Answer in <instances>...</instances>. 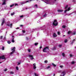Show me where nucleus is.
<instances>
[{"label": "nucleus", "mask_w": 76, "mask_h": 76, "mask_svg": "<svg viewBox=\"0 0 76 76\" xmlns=\"http://www.w3.org/2000/svg\"><path fill=\"white\" fill-rule=\"evenodd\" d=\"M23 25H20V26H21V27H22V26H23Z\"/></svg>", "instance_id": "57"}, {"label": "nucleus", "mask_w": 76, "mask_h": 76, "mask_svg": "<svg viewBox=\"0 0 76 76\" xmlns=\"http://www.w3.org/2000/svg\"><path fill=\"white\" fill-rule=\"evenodd\" d=\"M53 25L54 26H57L58 22L57 21V20H54V22L53 23Z\"/></svg>", "instance_id": "6"}, {"label": "nucleus", "mask_w": 76, "mask_h": 76, "mask_svg": "<svg viewBox=\"0 0 76 76\" xmlns=\"http://www.w3.org/2000/svg\"><path fill=\"white\" fill-rule=\"evenodd\" d=\"M50 14H53V13H52V12H50Z\"/></svg>", "instance_id": "60"}, {"label": "nucleus", "mask_w": 76, "mask_h": 76, "mask_svg": "<svg viewBox=\"0 0 76 76\" xmlns=\"http://www.w3.org/2000/svg\"><path fill=\"white\" fill-rule=\"evenodd\" d=\"M48 28L47 27H46V26H44L42 27V29L43 30H44L43 32L44 33H45V32H47V29Z\"/></svg>", "instance_id": "3"}, {"label": "nucleus", "mask_w": 76, "mask_h": 76, "mask_svg": "<svg viewBox=\"0 0 76 76\" xmlns=\"http://www.w3.org/2000/svg\"><path fill=\"white\" fill-rule=\"evenodd\" d=\"M63 37H65V35H63Z\"/></svg>", "instance_id": "62"}, {"label": "nucleus", "mask_w": 76, "mask_h": 76, "mask_svg": "<svg viewBox=\"0 0 76 76\" xmlns=\"http://www.w3.org/2000/svg\"><path fill=\"white\" fill-rule=\"evenodd\" d=\"M58 35H60V32H58Z\"/></svg>", "instance_id": "48"}, {"label": "nucleus", "mask_w": 76, "mask_h": 76, "mask_svg": "<svg viewBox=\"0 0 76 76\" xmlns=\"http://www.w3.org/2000/svg\"><path fill=\"white\" fill-rule=\"evenodd\" d=\"M67 7H68V5H66V6L65 7V9H66L67 8Z\"/></svg>", "instance_id": "32"}, {"label": "nucleus", "mask_w": 76, "mask_h": 76, "mask_svg": "<svg viewBox=\"0 0 76 76\" xmlns=\"http://www.w3.org/2000/svg\"><path fill=\"white\" fill-rule=\"evenodd\" d=\"M72 1L73 3H75L76 2V0H73Z\"/></svg>", "instance_id": "42"}, {"label": "nucleus", "mask_w": 76, "mask_h": 76, "mask_svg": "<svg viewBox=\"0 0 76 76\" xmlns=\"http://www.w3.org/2000/svg\"><path fill=\"white\" fill-rule=\"evenodd\" d=\"M43 51L45 53L48 52V51H49V48H48V47H47L45 48L43 50Z\"/></svg>", "instance_id": "2"}, {"label": "nucleus", "mask_w": 76, "mask_h": 76, "mask_svg": "<svg viewBox=\"0 0 76 76\" xmlns=\"http://www.w3.org/2000/svg\"><path fill=\"white\" fill-rule=\"evenodd\" d=\"M62 74H63V76H65L66 75V72H62Z\"/></svg>", "instance_id": "20"}, {"label": "nucleus", "mask_w": 76, "mask_h": 76, "mask_svg": "<svg viewBox=\"0 0 76 76\" xmlns=\"http://www.w3.org/2000/svg\"><path fill=\"white\" fill-rule=\"evenodd\" d=\"M25 16V15H20V18H23V17H24Z\"/></svg>", "instance_id": "21"}, {"label": "nucleus", "mask_w": 76, "mask_h": 76, "mask_svg": "<svg viewBox=\"0 0 76 76\" xmlns=\"http://www.w3.org/2000/svg\"><path fill=\"white\" fill-rule=\"evenodd\" d=\"M0 59H2L3 60L6 59V58L4 57V56L3 55L1 56H0Z\"/></svg>", "instance_id": "12"}, {"label": "nucleus", "mask_w": 76, "mask_h": 76, "mask_svg": "<svg viewBox=\"0 0 76 76\" xmlns=\"http://www.w3.org/2000/svg\"><path fill=\"white\" fill-rule=\"evenodd\" d=\"M29 39V38H28V37H26V39H27V40H28Z\"/></svg>", "instance_id": "44"}, {"label": "nucleus", "mask_w": 76, "mask_h": 76, "mask_svg": "<svg viewBox=\"0 0 76 76\" xmlns=\"http://www.w3.org/2000/svg\"><path fill=\"white\" fill-rule=\"evenodd\" d=\"M62 46V45H58L59 47H61V46Z\"/></svg>", "instance_id": "33"}, {"label": "nucleus", "mask_w": 76, "mask_h": 76, "mask_svg": "<svg viewBox=\"0 0 76 76\" xmlns=\"http://www.w3.org/2000/svg\"><path fill=\"white\" fill-rule=\"evenodd\" d=\"M7 69H5L4 70V71H5V72H6V71H7Z\"/></svg>", "instance_id": "52"}, {"label": "nucleus", "mask_w": 76, "mask_h": 76, "mask_svg": "<svg viewBox=\"0 0 76 76\" xmlns=\"http://www.w3.org/2000/svg\"><path fill=\"white\" fill-rule=\"evenodd\" d=\"M62 28H66V26H64V25L63 26H62Z\"/></svg>", "instance_id": "43"}, {"label": "nucleus", "mask_w": 76, "mask_h": 76, "mask_svg": "<svg viewBox=\"0 0 76 76\" xmlns=\"http://www.w3.org/2000/svg\"><path fill=\"white\" fill-rule=\"evenodd\" d=\"M5 9L6 10H7L8 9V7H6Z\"/></svg>", "instance_id": "53"}, {"label": "nucleus", "mask_w": 76, "mask_h": 76, "mask_svg": "<svg viewBox=\"0 0 76 76\" xmlns=\"http://www.w3.org/2000/svg\"><path fill=\"white\" fill-rule=\"evenodd\" d=\"M62 55L63 56V57H65V56L64 53H62Z\"/></svg>", "instance_id": "38"}, {"label": "nucleus", "mask_w": 76, "mask_h": 76, "mask_svg": "<svg viewBox=\"0 0 76 76\" xmlns=\"http://www.w3.org/2000/svg\"><path fill=\"white\" fill-rule=\"evenodd\" d=\"M53 37H57V35L55 33H54L53 34Z\"/></svg>", "instance_id": "18"}, {"label": "nucleus", "mask_w": 76, "mask_h": 76, "mask_svg": "<svg viewBox=\"0 0 76 76\" xmlns=\"http://www.w3.org/2000/svg\"><path fill=\"white\" fill-rule=\"evenodd\" d=\"M52 64L53 65V66H54V67H56V65L55 64L53 63H52Z\"/></svg>", "instance_id": "25"}, {"label": "nucleus", "mask_w": 76, "mask_h": 76, "mask_svg": "<svg viewBox=\"0 0 76 76\" xmlns=\"http://www.w3.org/2000/svg\"><path fill=\"white\" fill-rule=\"evenodd\" d=\"M72 35H75V34H76V31H73L72 33Z\"/></svg>", "instance_id": "23"}, {"label": "nucleus", "mask_w": 76, "mask_h": 76, "mask_svg": "<svg viewBox=\"0 0 76 76\" xmlns=\"http://www.w3.org/2000/svg\"><path fill=\"white\" fill-rule=\"evenodd\" d=\"M15 6V4H14L12 5H10V7H13V6Z\"/></svg>", "instance_id": "24"}, {"label": "nucleus", "mask_w": 76, "mask_h": 76, "mask_svg": "<svg viewBox=\"0 0 76 76\" xmlns=\"http://www.w3.org/2000/svg\"><path fill=\"white\" fill-rule=\"evenodd\" d=\"M72 9V8L71 7H69L67 10H65L64 11V13H66V12H67V11H69V10H70Z\"/></svg>", "instance_id": "11"}, {"label": "nucleus", "mask_w": 76, "mask_h": 76, "mask_svg": "<svg viewBox=\"0 0 76 76\" xmlns=\"http://www.w3.org/2000/svg\"><path fill=\"white\" fill-rule=\"evenodd\" d=\"M42 48V46H40V48H39L40 49H41V48Z\"/></svg>", "instance_id": "58"}, {"label": "nucleus", "mask_w": 76, "mask_h": 76, "mask_svg": "<svg viewBox=\"0 0 76 76\" xmlns=\"http://www.w3.org/2000/svg\"><path fill=\"white\" fill-rule=\"evenodd\" d=\"M55 76V74H54L53 76Z\"/></svg>", "instance_id": "61"}, {"label": "nucleus", "mask_w": 76, "mask_h": 76, "mask_svg": "<svg viewBox=\"0 0 76 76\" xmlns=\"http://www.w3.org/2000/svg\"><path fill=\"white\" fill-rule=\"evenodd\" d=\"M72 32V31H69L68 32V34H71Z\"/></svg>", "instance_id": "31"}, {"label": "nucleus", "mask_w": 76, "mask_h": 76, "mask_svg": "<svg viewBox=\"0 0 76 76\" xmlns=\"http://www.w3.org/2000/svg\"><path fill=\"white\" fill-rule=\"evenodd\" d=\"M45 3H46L47 4H50L52 5L54 4V2L50 0H46V1L45 2Z\"/></svg>", "instance_id": "1"}, {"label": "nucleus", "mask_w": 76, "mask_h": 76, "mask_svg": "<svg viewBox=\"0 0 76 76\" xmlns=\"http://www.w3.org/2000/svg\"><path fill=\"white\" fill-rule=\"evenodd\" d=\"M32 0H30V1H32ZM42 1H44V0H42Z\"/></svg>", "instance_id": "59"}, {"label": "nucleus", "mask_w": 76, "mask_h": 76, "mask_svg": "<svg viewBox=\"0 0 76 76\" xmlns=\"http://www.w3.org/2000/svg\"><path fill=\"white\" fill-rule=\"evenodd\" d=\"M29 1H27L25 2H21V4H25V3H28V2H29Z\"/></svg>", "instance_id": "13"}, {"label": "nucleus", "mask_w": 76, "mask_h": 76, "mask_svg": "<svg viewBox=\"0 0 76 76\" xmlns=\"http://www.w3.org/2000/svg\"><path fill=\"white\" fill-rule=\"evenodd\" d=\"M63 10H58V12H62Z\"/></svg>", "instance_id": "19"}, {"label": "nucleus", "mask_w": 76, "mask_h": 76, "mask_svg": "<svg viewBox=\"0 0 76 76\" xmlns=\"http://www.w3.org/2000/svg\"><path fill=\"white\" fill-rule=\"evenodd\" d=\"M74 63H75V62H74V61H73L71 62L72 64H74Z\"/></svg>", "instance_id": "45"}, {"label": "nucleus", "mask_w": 76, "mask_h": 76, "mask_svg": "<svg viewBox=\"0 0 76 76\" xmlns=\"http://www.w3.org/2000/svg\"><path fill=\"white\" fill-rule=\"evenodd\" d=\"M74 41H75V40H73L72 41H70V42H71L70 45H73V43H74Z\"/></svg>", "instance_id": "17"}, {"label": "nucleus", "mask_w": 76, "mask_h": 76, "mask_svg": "<svg viewBox=\"0 0 76 76\" xmlns=\"http://www.w3.org/2000/svg\"><path fill=\"white\" fill-rule=\"evenodd\" d=\"M47 14H46L44 15H42L41 16V17H40V19H43V18H45L46 16H47Z\"/></svg>", "instance_id": "10"}, {"label": "nucleus", "mask_w": 76, "mask_h": 76, "mask_svg": "<svg viewBox=\"0 0 76 76\" xmlns=\"http://www.w3.org/2000/svg\"><path fill=\"white\" fill-rule=\"evenodd\" d=\"M6 25L7 26H10V28H12V23H11L10 24V22L8 21L6 23Z\"/></svg>", "instance_id": "5"}, {"label": "nucleus", "mask_w": 76, "mask_h": 76, "mask_svg": "<svg viewBox=\"0 0 76 76\" xmlns=\"http://www.w3.org/2000/svg\"><path fill=\"white\" fill-rule=\"evenodd\" d=\"M10 74H13V72H10Z\"/></svg>", "instance_id": "50"}, {"label": "nucleus", "mask_w": 76, "mask_h": 76, "mask_svg": "<svg viewBox=\"0 0 76 76\" xmlns=\"http://www.w3.org/2000/svg\"><path fill=\"white\" fill-rule=\"evenodd\" d=\"M72 13L67 14V15H68V16H69V15H72Z\"/></svg>", "instance_id": "46"}, {"label": "nucleus", "mask_w": 76, "mask_h": 76, "mask_svg": "<svg viewBox=\"0 0 76 76\" xmlns=\"http://www.w3.org/2000/svg\"><path fill=\"white\" fill-rule=\"evenodd\" d=\"M14 14H15V12H13L12 13H11V15L13 16V15H14Z\"/></svg>", "instance_id": "27"}, {"label": "nucleus", "mask_w": 76, "mask_h": 76, "mask_svg": "<svg viewBox=\"0 0 76 76\" xmlns=\"http://www.w3.org/2000/svg\"><path fill=\"white\" fill-rule=\"evenodd\" d=\"M67 42V39H65L64 40V42H65L66 43Z\"/></svg>", "instance_id": "30"}, {"label": "nucleus", "mask_w": 76, "mask_h": 76, "mask_svg": "<svg viewBox=\"0 0 76 76\" xmlns=\"http://www.w3.org/2000/svg\"><path fill=\"white\" fill-rule=\"evenodd\" d=\"M19 29V27H17L16 28V29Z\"/></svg>", "instance_id": "54"}, {"label": "nucleus", "mask_w": 76, "mask_h": 76, "mask_svg": "<svg viewBox=\"0 0 76 76\" xmlns=\"http://www.w3.org/2000/svg\"><path fill=\"white\" fill-rule=\"evenodd\" d=\"M34 8H38V5L37 4H36L34 6Z\"/></svg>", "instance_id": "22"}, {"label": "nucleus", "mask_w": 76, "mask_h": 76, "mask_svg": "<svg viewBox=\"0 0 76 76\" xmlns=\"http://www.w3.org/2000/svg\"><path fill=\"white\" fill-rule=\"evenodd\" d=\"M5 20L4 19H3L1 24V26H2V25H3V24H4V23H5Z\"/></svg>", "instance_id": "14"}, {"label": "nucleus", "mask_w": 76, "mask_h": 76, "mask_svg": "<svg viewBox=\"0 0 76 76\" xmlns=\"http://www.w3.org/2000/svg\"><path fill=\"white\" fill-rule=\"evenodd\" d=\"M50 66H48L47 67L46 69H50Z\"/></svg>", "instance_id": "29"}, {"label": "nucleus", "mask_w": 76, "mask_h": 76, "mask_svg": "<svg viewBox=\"0 0 76 76\" xmlns=\"http://www.w3.org/2000/svg\"><path fill=\"white\" fill-rule=\"evenodd\" d=\"M33 68L34 69H35L37 68V67H36V64H33Z\"/></svg>", "instance_id": "16"}, {"label": "nucleus", "mask_w": 76, "mask_h": 76, "mask_svg": "<svg viewBox=\"0 0 76 76\" xmlns=\"http://www.w3.org/2000/svg\"><path fill=\"white\" fill-rule=\"evenodd\" d=\"M2 1H3V3L2 4V5H4L5 4H6V0H2Z\"/></svg>", "instance_id": "15"}, {"label": "nucleus", "mask_w": 76, "mask_h": 76, "mask_svg": "<svg viewBox=\"0 0 76 76\" xmlns=\"http://www.w3.org/2000/svg\"><path fill=\"white\" fill-rule=\"evenodd\" d=\"M13 34L11 33L10 34L11 36V39L12 40V42H15V40H14V39L15 38V36L13 35Z\"/></svg>", "instance_id": "4"}, {"label": "nucleus", "mask_w": 76, "mask_h": 76, "mask_svg": "<svg viewBox=\"0 0 76 76\" xmlns=\"http://www.w3.org/2000/svg\"><path fill=\"white\" fill-rule=\"evenodd\" d=\"M73 56V55L72 54L70 55V57H72Z\"/></svg>", "instance_id": "56"}, {"label": "nucleus", "mask_w": 76, "mask_h": 76, "mask_svg": "<svg viewBox=\"0 0 76 76\" xmlns=\"http://www.w3.org/2000/svg\"><path fill=\"white\" fill-rule=\"evenodd\" d=\"M4 47H3V46H2V50H4Z\"/></svg>", "instance_id": "40"}, {"label": "nucleus", "mask_w": 76, "mask_h": 76, "mask_svg": "<svg viewBox=\"0 0 76 76\" xmlns=\"http://www.w3.org/2000/svg\"><path fill=\"white\" fill-rule=\"evenodd\" d=\"M7 43H8V44H10V43H11V42H10V41H8Z\"/></svg>", "instance_id": "37"}, {"label": "nucleus", "mask_w": 76, "mask_h": 76, "mask_svg": "<svg viewBox=\"0 0 76 76\" xmlns=\"http://www.w3.org/2000/svg\"><path fill=\"white\" fill-rule=\"evenodd\" d=\"M38 43H34V45L35 46L37 45H38Z\"/></svg>", "instance_id": "28"}, {"label": "nucleus", "mask_w": 76, "mask_h": 76, "mask_svg": "<svg viewBox=\"0 0 76 76\" xmlns=\"http://www.w3.org/2000/svg\"><path fill=\"white\" fill-rule=\"evenodd\" d=\"M45 63H48V61H45Z\"/></svg>", "instance_id": "39"}, {"label": "nucleus", "mask_w": 76, "mask_h": 76, "mask_svg": "<svg viewBox=\"0 0 76 76\" xmlns=\"http://www.w3.org/2000/svg\"><path fill=\"white\" fill-rule=\"evenodd\" d=\"M22 32H23V33H22L21 34H18V35H19V36H23L24 35H25V34H25V30H23Z\"/></svg>", "instance_id": "9"}, {"label": "nucleus", "mask_w": 76, "mask_h": 76, "mask_svg": "<svg viewBox=\"0 0 76 76\" xmlns=\"http://www.w3.org/2000/svg\"><path fill=\"white\" fill-rule=\"evenodd\" d=\"M20 63H21V62H20V61L19 62H18V65H19V64H20Z\"/></svg>", "instance_id": "34"}, {"label": "nucleus", "mask_w": 76, "mask_h": 76, "mask_svg": "<svg viewBox=\"0 0 76 76\" xmlns=\"http://www.w3.org/2000/svg\"><path fill=\"white\" fill-rule=\"evenodd\" d=\"M11 49L13 51L10 53V54L12 55L13 54H14V53L15 52V47H14L12 48H11Z\"/></svg>", "instance_id": "7"}, {"label": "nucleus", "mask_w": 76, "mask_h": 76, "mask_svg": "<svg viewBox=\"0 0 76 76\" xmlns=\"http://www.w3.org/2000/svg\"><path fill=\"white\" fill-rule=\"evenodd\" d=\"M34 75L35 76H38V75L36 73H34Z\"/></svg>", "instance_id": "36"}, {"label": "nucleus", "mask_w": 76, "mask_h": 76, "mask_svg": "<svg viewBox=\"0 0 76 76\" xmlns=\"http://www.w3.org/2000/svg\"><path fill=\"white\" fill-rule=\"evenodd\" d=\"M28 57L32 61L34 59V56L31 54H29L28 55Z\"/></svg>", "instance_id": "8"}, {"label": "nucleus", "mask_w": 76, "mask_h": 76, "mask_svg": "<svg viewBox=\"0 0 76 76\" xmlns=\"http://www.w3.org/2000/svg\"><path fill=\"white\" fill-rule=\"evenodd\" d=\"M14 4L16 6H18V4H17V3H15Z\"/></svg>", "instance_id": "26"}, {"label": "nucleus", "mask_w": 76, "mask_h": 76, "mask_svg": "<svg viewBox=\"0 0 76 76\" xmlns=\"http://www.w3.org/2000/svg\"><path fill=\"white\" fill-rule=\"evenodd\" d=\"M28 9V8H26V9Z\"/></svg>", "instance_id": "64"}, {"label": "nucleus", "mask_w": 76, "mask_h": 76, "mask_svg": "<svg viewBox=\"0 0 76 76\" xmlns=\"http://www.w3.org/2000/svg\"><path fill=\"white\" fill-rule=\"evenodd\" d=\"M28 51L29 53L31 52V50L30 49H28Z\"/></svg>", "instance_id": "49"}, {"label": "nucleus", "mask_w": 76, "mask_h": 76, "mask_svg": "<svg viewBox=\"0 0 76 76\" xmlns=\"http://www.w3.org/2000/svg\"><path fill=\"white\" fill-rule=\"evenodd\" d=\"M60 67H61V68H62V67H63V66H62V65H61L60 66Z\"/></svg>", "instance_id": "47"}, {"label": "nucleus", "mask_w": 76, "mask_h": 76, "mask_svg": "<svg viewBox=\"0 0 76 76\" xmlns=\"http://www.w3.org/2000/svg\"><path fill=\"white\" fill-rule=\"evenodd\" d=\"M16 70H19V68H18V66L16 67Z\"/></svg>", "instance_id": "41"}, {"label": "nucleus", "mask_w": 76, "mask_h": 76, "mask_svg": "<svg viewBox=\"0 0 76 76\" xmlns=\"http://www.w3.org/2000/svg\"><path fill=\"white\" fill-rule=\"evenodd\" d=\"M2 38H3V36H1V37L0 38V39H2Z\"/></svg>", "instance_id": "51"}, {"label": "nucleus", "mask_w": 76, "mask_h": 76, "mask_svg": "<svg viewBox=\"0 0 76 76\" xmlns=\"http://www.w3.org/2000/svg\"><path fill=\"white\" fill-rule=\"evenodd\" d=\"M1 62H0V64H1Z\"/></svg>", "instance_id": "63"}, {"label": "nucleus", "mask_w": 76, "mask_h": 76, "mask_svg": "<svg viewBox=\"0 0 76 76\" xmlns=\"http://www.w3.org/2000/svg\"><path fill=\"white\" fill-rule=\"evenodd\" d=\"M4 39L6 40V37H5L4 38Z\"/></svg>", "instance_id": "55"}, {"label": "nucleus", "mask_w": 76, "mask_h": 76, "mask_svg": "<svg viewBox=\"0 0 76 76\" xmlns=\"http://www.w3.org/2000/svg\"><path fill=\"white\" fill-rule=\"evenodd\" d=\"M56 47H54V48H52V50H56Z\"/></svg>", "instance_id": "35"}]
</instances>
